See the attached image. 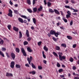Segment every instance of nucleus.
Returning <instances> with one entry per match:
<instances>
[{
	"label": "nucleus",
	"instance_id": "f257e3e1",
	"mask_svg": "<svg viewBox=\"0 0 79 79\" xmlns=\"http://www.w3.org/2000/svg\"><path fill=\"white\" fill-rule=\"evenodd\" d=\"M26 34L27 37H28L27 39V41L30 42V41H31V40H32V38L29 37V36H30L29 35V31H28L27 30H26Z\"/></svg>",
	"mask_w": 79,
	"mask_h": 79
},
{
	"label": "nucleus",
	"instance_id": "f03ea898",
	"mask_svg": "<svg viewBox=\"0 0 79 79\" xmlns=\"http://www.w3.org/2000/svg\"><path fill=\"white\" fill-rule=\"evenodd\" d=\"M9 13L8 14V16L10 17H13V11L11 9L9 10Z\"/></svg>",
	"mask_w": 79,
	"mask_h": 79
},
{
	"label": "nucleus",
	"instance_id": "7ed1b4c3",
	"mask_svg": "<svg viewBox=\"0 0 79 79\" xmlns=\"http://www.w3.org/2000/svg\"><path fill=\"white\" fill-rule=\"evenodd\" d=\"M21 17L24 18V19H27L28 22H30V21H31V18L29 17L27 18V16L25 15H22Z\"/></svg>",
	"mask_w": 79,
	"mask_h": 79
},
{
	"label": "nucleus",
	"instance_id": "20e7f679",
	"mask_svg": "<svg viewBox=\"0 0 79 79\" xmlns=\"http://www.w3.org/2000/svg\"><path fill=\"white\" fill-rule=\"evenodd\" d=\"M21 51L22 53H23V56H27V54H26V52H25V50H24V48H22Z\"/></svg>",
	"mask_w": 79,
	"mask_h": 79
},
{
	"label": "nucleus",
	"instance_id": "39448f33",
	"mask_svg": "<svg viewBox=\"0 0 79 79\" xmlns=\"http://www.w3.org/2000/svg\"><path fill=\"white\" fill-rule=\"evenodd\" d=\"M32 60V57L31 56H30V58L29 57L27 58V60L28 62V63L30 65H31V60Z\"/></svg>",
	"mask_w": 79,
	"mask_h": 79
},
{
	"label": "nucleus",
	"instance_id": "423d86ee",
	"mask_svg": "<svg viewBox=\"0 0 79 79\" xmlns=\"http://www.w3.org/2000/svg\"><path fill=\"white\" fill-rule=\"evenodd\" d=\"M59 58L60 61H63V60H65L66 59V56H61V57H59Z\"/></svg>",
	"mask_w": 79,
	"mask_h": 79
},
{
	"label": "nucleus",
	"instance_id": "0eeeda50",
	"mask_svg": "<svg viewBox=\"0 0 79 79\" xmlns=\"http://www.w3.org/2000/svg\"><path fill=\"white\" fill-rule=\"evenodd\" d=\"M10 67L11 68H13L15 66V62L13 61L10 63Z\"/></svg>",
	"mask_w": 79,
	"mask_h": 79
},
{
	"label": "nucleus",
	"instance_id": "6e6552de",
	"mask_svg": "<svg viewBox=\"0 0 79 79\" xmlns=\"http://www.w3.org/2000/svg\"><path fill=\"white\" fill-rule=\"evenodd\" d=\"M18 20L19 22H20V23H24V20L21 18H18Z\"/></svg>",
	"mask_w": 79,
	"mask_h": 79
},
{
	"label": "nucleus",
	"instance_id": "1a4fd4ad",
	"mask_svg": "<svg viewBox=\"0 0 79 79\" xmlns=\"http://www.w3.org/2000/svg\"><path fill=\"white\" fill-rule=\"evenodd\" d=\"M11 55L12 59L14 60L15 57V54L14 53L12 52L11 54Z\"/></svg>",
	"mask_w": 79,
	"mask_h": 79
},
{
	"label": "nucleus",
	"instance_id": "9d476101",
	"mask_svg": "<svg viewBox=\"0 0 79 79\" xmlns=\"http://www.w3.org/2000/svg\"><path fill=\"white\" fill-rule=\"evenodd\" d=\"M6 76L7 77H12L13 76V74L12 73H7Z\"/></svg>",
	"mask_w": 79,
	"mask_h": 79
},
{
	"label": "nucleus",
	"instance_id": "9b49d317",
	"mask_svg": "<svg viewBox=\"0 0 79 79\" xmlns=\"http://www.w3.org/2000/svg\"><path fill=\"white\" fill-rule=\"evenodd\" d=\"M54 11L55 13L56 14H57V15H60V12H59V11H58V10L54 9Z\"/></svg>",
	"mask_w": 79,
	"mask_h": 79
},
{
	"label": "nucleus",
	"instance_id": "f8f14e48",
	"mask_svg": "<svg viewBox=\"0 0 79 79\" xmlns=\"http://www.w3.org/2000/svg\"><path fill=\"white\" fill-rule=\"evenodd\" d=\"M27 50L29 52H30V53H31L32 52V50L30 48V47H28L27 48Z\"/></svg>",
	"mask_w": 79,
	"mask_h": 79
},
{
	"label": "nucleus",
	"instance_id": "ddd939ff",
	"mask_svg": "<svg viewBox=\"0 0 79 79\" xmlns=\"http://www.w3.org/2000/svg\"><path fill=\"white\" fill-rule=\"evenodd\" d=\"M22 37H23V34H22L21 32L19 31V38L21 39Z\"/></svg>",
	"mask_w": 79,
	"mask_h": 79
},
{
	"label": "nucleus",
	"instance_id": "4468645a",
	"mask_svg": "<svg viewBox=\"0 0 79 79\" xmlns=\"http://www.w3.org/2000/svg\"><path fill=\"white\" fill-rule=\"evenodd\" d=\"M15 52L16 53H19L20 50L19 48H15Z\"/></svg>",
	"mask_w": 79,
	"mask_h": 79
},
{
	"label": "nucleus",
	"instance_id": "2eb2a0df",
	"mask_svg": "<svg viewBox=\"0 0 79 79\" xmlns=\"http://www.w3.org/2000/svg\"><path fill=\"white\" fill-rule=\"evenodd\" d=\"M27 4L29 5H31V0H27Z\"/></svg>",
	"mask_w": 79,
	"mask_h": 79
},
{
	"label": "nucleus",
	"instance_id": "dca6fc26",
	"mask_svg": "<svg viewBox=\"0 0 79 79\" xmlns=\"http://www.w3.org/2000/svg\"><path fill=\"white\" fill-rule=\"evenodd\" d=\"M13 29L14 31H19V30L18 28H17L15 27H14Z\"/></svg>",
	"mask_w": 79,
	"mask_h": 79
},
{
	"label": "nucleus",
	"instance_id": "f3484780",
	"mask_svg": "<svg viewBox=\"0 0 79 79\" xmlns=\"http://www.w3.org/2000/svg\"><path fill=\"white\" fill-rule=\"evenodd\" d=\"M55 31H53V30H51L50 32V33L51 35H54L55 34Z\"/></svg>",
	"mask_w": 79,
	"mask_h": 79
},
{
	"label": "nucleus",
	"instance_id": "a211bd4d",
	"mask_svg": "<svg viewBox=\"0 0 79 79\" xmlns=\"http://www.w3.org/2000/svg\"><path fill=\"white\" fill-rule=\"evenodd\" d=\"M33 10V13H35V12H37V7L34 8Z\"/></svg>",
	"mask_w": 79,
	"mask_h": 79
},
{
	"label": "nucleus",
	"instance_id": "6ab92c4d",
	"mask_svg": "<svg viewBox=\"0 0 79 79\" xmlns=\"http://www.w3.org/2000/svg\"><path fill=\"white\" fill-rule=\"evenodd\" d=\"M42 54H43V56L44 58L45 59L46 58V56L45 55V52L43 51H42Z\"/></svg>",
	"mask_w": 79,
	"mask_h": 79
},
{
	"label": "nucleus",
	"instance_id": "aec40b11",
	"mask_svg": "<svg viewBox=\"0 0 79 79\" xmlns=\"http://www.w3.org/2000/svg\"><path fill=\"white\" fill-rule=\"evenodd\" d=\"M29 74H31L33 75H35V71H33L29 73Z\"/></svg>",
	"mask_w": 79,
	"mask_h": 79
},
{
	"label": "nucleus",
	"instance_id": "412c9836",
	"mask_svg": "<svg viewBox=\"0 0 79 79\" xmlns=\"http://www.w3.org/2000/svg\"><path fill=\"white\" fill-rule=\"evenodd\" d=\"M64 7H65L66 8H68L69 9H70V10H71L72 9V7H71L69 6H64Z\"/></svg>",
	"mask_w": 79,
	"mask_h": 79
},
{
	"label": "nucleus",
	"instance_id": "4be33fe9",
	"mask_svg": "<svg viewBox=\"0 0 79 79\" xmlns=\"http://www.w3.org/2000/svg\"><path fill=\"white\" fill-rule=\"evenodd\" d=\"M56 50H60V47L58 46H56L55 47Z\"/></svg>",
	"mask_w": 79,
	"mask_h": 79
},
{
	"label": "nucleus",
	"instance_id": "5701e85b",
	"mask_svg": "<svg viewBox=\"0 0 79 79\" xmlns=\"http://www.w3.org/2000/svg\"><path fill=\"white\" fill-rule=\"evenodd\" d=\"M0 55H1L2 56V57H4L5 55H4V54L3 53V52H2V51H0Z\"/></svg>",
	"mask_w": 79,
	"mask_h": 79
},
{
	"label": "nucleus",
	"instance_id": "b1692460",
	"mask_svg": "<svg viewBox=\"0 0 79 79\" xmlns=\"http://www.w3.org/2000/svg\"><path fill=\"white\" fill-rule=\"evenodd\" d=\"M42 9H43V7H42V6H40V8L38 9V10L39 11H41V10H42Z\"/></svg>",
	"mask_w": 79,
	"mask_h": 79
},
{
	"label": "nucleus",
	"instance_id": "393cba45",
	"mask_svg": "<svg viewBox=\"0 0 79 79\" xmlns=\"http://www.w3.org/2000/svg\"><path fill=\"white\" fill-rule=\"evenodd\" d=\"M67 37L69 40H72V39L73 38V37H71V36H69V35H67Z\"/></svg>",
	"mask_w": 79,
	"mask_h": 79
},
{
	"label": "nucleus",
	"instance_id": "a878e982",
	"mask_svg": "<svg viewBox=\"0 0 79 79\" xmlns=\"http://www.w3.org/2000/svg\"><path fill=\"white\" fill-rule=\"evenodd\" d=\"M54 35L56 37H58V35H59V33H58L57 32H55L54 33Z\"/></svg>",
	"mask_w": 79,
	"mask_h": 79
},
{
	"label": "nucleus",
	"instance_id": "bb28decb",
	"mask_svg": "<svg viewBox=\"0 0 79 79\" xmlns=\"http://www.w3.org/2000/svg\"><path fill=\"white\" fill-rule=\"evenodd\" d=\"M63 55V53H62V52H59V58H60V57H61L62 56V55Z\"/></svg>",
	"mask_w": 79,
	"mask_h": 79
},
{
	"label": "nucleus",
	"instance_id": "cd10ccee",
	"mask_svg": "<svg viewBox=\"0 0 79 79\" xmlns=\"http://www.w3.org/2000/svg\"><path fill=\"white\" fill-rule=\"evenodd\" d=\"M49 11L50 13H54V11L52 9L50 8L49 9Z\"/></svg>",
	"mask_w": 79,
	"mask_h": 79
},
{
	"label": "nucleus",
	"instance_id": "c85d7f7f",
	"mask_svg": "<svg viewBox=\"0 0 79 79\" xmlns=\"http://www.w3.org/2000/svg\"><path fill=\"white\" fill-rule=\"evenodd\" d=\"M31 66L33 68H34V69H36V67H35V66L34 65V64L33 63H31Z\"/></svg>",
	"mask_w": 79,
	"mask_h": 79
},
{
	"label": "nucleus",
	"instance_id": "c756f323",
	"mask_svg": "<svg viewBox=\"0 0 79 79\" xmlns=\"http://www.w3.org/2000/svg\"><path fill=\"white\" fill-rule=\"evenodd\" d=\"M44 50H45L46 52H47L48 50V48H47V47L44 46Z\"/></svg>",
	"mask_w": 79,
	"mask_h": 79
},
{
	"label": "nucleus",
	"instance_id": "7c9ffc66",
	"mask_svg": "<svg viewBox=\"0 0 79 79\" xmlns=\"http://www.w3.org/2000/svg\"><path fill=\"white\" fill-rule=\"evenodd\" d=\"M48 4V7H50L51 5H52V3L51 2H47Z\"/></svg>",
	"mask_w": 79,
	"mask_h": 79
},
{
	"label": "nucleus",
	"instance_id": "2f4dec72",
	"mask_svg": "<svg viewBox=\"0 0 79 79\" xmlns=\"http://www.w3.org/2000/svg\"><path fill=\"white\" fill-rule=\"evenodd\" d=\"M33 21L35 24H36V20L35 19V18H34L33 19Z\"/></svg>",
	"mask_w": 79,
	"mask_h": 79
},
{
	"label": "nucleus",
	"instance_id": "473e14b6",
	"mask_svg": "<svg viewBox=\"0 0 79 79\" xmlns=\"http://www.w3.org/2000/svg\"><path fill=\"white\" fill-rule=\"evenodd\" d=\"M27 11H28L29 13H32V10L30 9H27Z\"/></svg>",
	"mask_w": 79,
	"mask_h": 79
},
{
	"label": "nucleus",
	"instance_id": "72a5a7b5",
	"mask_svg": "<svg viewBox=\"0 0 79 79\" xmlns=\"http://www.w3.org/2000/svg\"><path fill=\"white\" fill-rule=\"evenodd\" d=\"M53 54L54 56H56L57 57H58V54H57V53H56L55 52H53Z\"/></svg>",
	"mask_w": 79,
	"mask_h": 79
},
{
	"label": "nucleus",
	"instance_id": "f704fd0d",
	"mask_svg": "<svg viewBox=\"0 0 79 79\" xmlns=\"http://www.w3.org/2000/svg\"><path fill=\"white\" fill-rule=\"evenodd\" d=\"M15 67L16 68H20L21 67V65L19 64H17L16 65Z\"/></svg>",
	"mask_w": 79,
	"mask_h": 79
},
{
	"label": "nucleus",
	"instance_id": "c9c22d12",
	"mask_svg": "<svg viewBox=\"0 0 79 79\" xmlns=\"http://www.w3.org/2000/svg\"><path fill=\"white\" fill-rule=\"evenodd\" d=\"M28 44V42L27 41H25L23 42V44L24 45H27Z\"/></svg>",
	"mask_w": 79,
	"mask_h": 79
},
{
	"label": "nucleus",
	"instance_id": "e433bc0d",
	"mask_svg": "<svg viewBox=\"0 0 79 79\" xmlns=\"http://www.w3.org/2000/svg\"><path fill=\"white\" fill-rule=\"evenodd\" d=\"M61 46L62 47H64L65 48H66V45L64 44H62L61 45Z\"/></svg>",
	"mask_w": 79,
	"mask_h": 79
},
{
	"label": "nucleus",
	"instance_id": "4c0bfd02",
	"mask_svg": "<svg viewBox=\"0 0 79 79\" xmlns=\"http://www.w3.org/2000/svg\"><path fill=\"white\" fill-rule=\"evenodd\" d=\"M7 27L9 30H10L11 28V25H9L7 26Z\"/></svg>",
	"mask_w": 79,
	"mask_h": 79
},
{
	"label": "nucleus",
	"instance_id": "58836bf2",
	"mask_svg": "<svg viewBox=\"0 0 79 79\" xmlns=\"http://www.w3.org/2000/svg\"><path fill=\"white\" fill-rule=\"evenodd\" d=\"M73 10V12H75V13H76L78 11V10L74 9H73V8H72L71 10Z\"/></svg>",
	"mask_w": 79,
	"mask_h": 79
},
{
	"label": "nucleus",
	"instance_id": "ea45409f",
	"mask_svg": "<svg viewBox=\"0 0 79 79\" xmlns=\"http://www.w3.org/2000/svg\"><path fill=\"white\" fill-rule=\"evenodd\" d=\"M66 18L67 19H68V18H71V15H66Z\"/></svg>",
	"mask_w": 79,
	"mask_h": 79
},
{
	"label": "nucleus",
	"instance_id": "a19ab883",
	"mask_svg": "<svg viewBox=\"0 0 79 79\" xmlns=\"http://www.w3.org/2000/svg\"><path fill=\"white\" fill-rule=\"evenodd\" d=\"M1 40L0 41V44H1V45H2V44H3V42H4V41L2 40V39L1 40Z\"/></svg>",
	"mask_w": 79,
	"mask_h": 79
},
{
	"label": "nucleus",
	"instance_id": "79ce46f5",
	"mask_svg": "<svg viewBox=\"0 0 79 79\" xmlns=\"http://www.w3.org/2000/svg\"><path fill=\"white\" fill-rule=\"evenodd\" d=\"M14 12L15 14H18L19 13V12H18V10H14Z\"/></svg>",
	"mask_w": 79,
	"mask_h": 79
},
{
	"label": "nucleus",
	"instance_id": "37998d69",
	"mask_svg": "<svg viewBox=\"0 0 79 79\" xmlns=\"http://www.w3.org/2000/svg\"><path fill=\"white\" fill-rule=\"evenodd\" d=\"M69 61L71 62H73V61H74V59L72 57H71L69 59Z\"/></svg>",
	"mask_w": 79,
	"mask_h": 79
},
{
	"label": "nucleus",
	"instance_id": "c03bdc74",
	"mask_svg": "<svg viewBox=\"0 0 79 79\" xmlns=\"http://www.w3.org/2000/svg\"><path fill=\"white\" fill-rule=\"evenodd\" d=\"M52 39L55 42H56L57 41V40L56 39V38H55L54 37H53L52 38Z\"/></svg>",
	"mask_w": 79,
	"mask_h": 79
},
{
	"label": "nucleus",
	"instance_id": "a18cd8bd",
	"mask_svg": "<svg viewBox=\"0 0 79 79\" xmlns=\"http://www.w3.org/2000/svg\"><path fill=\"white\" fill-rule=\"evenodd\" d=\"M73 24V20H71L70 21V26H72Z\"/></svg>",
	"mask_w": 79,
	"mask_h": 79
},
{
	"label": "nucleus",
	"instance_id": "49530a36",
	"mask_svg": "<svg viewBox=\"0 0 79 79\" xmlns=\"http://www.w3.org/2000/svg\"><path fill=\"white\" fill-rule=\"evenodd\" d=\"M38 68L39 69H42V67L40 66H38Z\"/></svg>",
	"mask_w": 79,
	"mask_h": 79
},
{
	"label": "nucleus",
	"instance_id": "de8ad7c7",
	"mask_svg": "<svg viewBox=\"0 0 79 79\" xmlns=\"http://www.w3.org/2000/svg\"><path fill=\"white\" fill-rule=\"evenodd\" d=\"M57 66L58 67H60V63H59L57 62Z\"/></svg>",
	"mask_w": 79,
	"mask_h": 79
},
{
	"label": "nucleus",
	"instance_id": "09e8293b",
	"mask_svg": "<svg viewBox=\"0 0 79 79\" xmlns=\"http://www.w3.org/2000/svg\"><path fill=\"white\" fill-rule=\"evenodd\" d=\"M67 13L68 14V15H71V12H70V11H68L67 12Z\"/></svg>",
	"mask_w": 79,
	"mask_h": 79
},
{
	"label": "nucleus",
	"instance_id": "8fccbe9b",
	"mask_svg": "<svg viewBox=\"0 0 79 79\" xmlns=\"http://www.w3.org/2000/svg\"><path fill=\"white\" fill-rule=\"evenodd\" d=\"M63 20H64V22H65V23H67L68 22V20L65 19H63Z\"/></svg>",
	"mask_w": 79,
	"mask_h": 79
},
{
	"label": "nucleus",
	"instance_id": "3c124183",
	"mask_svg": "<svg viewBox=\"0 0 79 79\" xmlns=\"http://www.w3.org/2000/svg\"><path fill=\"white\" fill-rule=\"evenodd\" d=\"M42 44L41 41H40L38 43V45L39 46H40V45H41V44Z\"/></svg>",
	"mask_w": 79,
	"mask_h": 79
},
{
	"label": "nucleus",
	"instance_id": "603ef678",
	"mask_svg": "<svg viewBox=\"0 0 79 79\" xmlns=\"http://www.w3.org/2000/svg\"><path fill=\"white\" fill-rule=\"evenodd\" d=\"M71 2L72 3H75V1H74V0H71Z\"/></svg>",
	"mask_w": 79,
	"mask_h": 79
},
{
	"label": "nucleus",
	"instance_id": "864d4df0",
	"mask_svg": "<svg viewBox=\"0 0 79 79\" xmlns=\"http://www.w3.org/2000/svg\"><path fill=\"white\" fill-rule=\"evenodd\" d=\"M35 0H33V5H35Z\"/></svg>",
	"mask_w": 79,
	"mask_h": 79
},
{
	"label": "nucleus",
	"instance_id": "5fc2aeb1",
	"mask_svg": "<svg viewBox=\"0 0 79 79\" xmlns=\"http://www.w3.org/2000/svg\"><path fill=\"white\" fill-rule=\"evenodd\" d=\"M6 54L7 58H10V56H9L8 53L6 52Z\"/></svg>",
	"mask_w": 79,
	"mask_h": 79
},
{
	"label": "nucleus",
	"instance_id": "6e6d98bb",
	"mask_svg": "<svg viewBox=\"0 0 79 79\" xmlns=\"http://www.w3.org/2000/svg\"><path fill=\"white\" fill-rule=\"evenodd\" d=\"M73 48H76V44H75L73 45Z\"/></svg>",
	"mask_w": 79,
	"mask_h": 79
},
{
	"label": "nucleus",
	"instance_id": "4d7b16f0",
	"mask_svg": "<svg viewBox=\"0 0 79 79\" xmlns=\"http://www.w3.org/2000/svg\"><path fill=\"white\" fill-rule=\"evenodd\" d=\"M2 51H6V48H2Z\"/></svg>",
	"mask_w": 79,
	"mask_h": 79
},
{
	"label": "nucleus",
	"instance_id": "13d9d810",
	"mask_svg": "<svg viewBox=\"0 0 79 79\" xmlns=\"http://www.w3.org/2000/svg\"><path fill=\"white\" fill-rule=\"evenodd\" d=\"M43 63L44 64H47V61L46 60H43Z\"/></svg>",
	"mask_w": 79,
	"mask_h": 79
},
{
	"label": "nucleus",
	"instance_id": "bf43d9fd",
	"mask_svg": "<svg viewBox=\"0 0 79 79\" xmlns=\"http://www.w3.org/2000/svg\"><path fill=\"white\" fill-rule=\"evenodd\" d=\"M25 66H27V67H29V65L28 64H25Z\"/></svg>",
	"mask_w": 79,
	"mask_h": 79
},
{
	"label": "nucleus",
	"instance_id": "052dcab7",
	"mask_svg": "<svg viewBox=\"0 0 79 79\" xmlns=\"http://www.w3.org/2000/svg\"><path fill=\"white\" fill-rule=\"evenodd\" d=\"M63 69H59V73H61V72H63Z\"/></svg>",
	"mask_w": 79,
	"mask_h": 79
},
{
	"label": "nucleus",
	"instance_id": "680f3d73",
	"mask_svg": "<svg viewBox=\"0 0 79 79\" xmlns=\"http://www.w3.org/2000/svg\"><path fill=\"white\" fill-rule=\"evenodd\" d=\"M44 3L45 5H47V2H46V0H44Z\"/></svg>",
	"mask_w": 79,
	"mask_h": 79
},
{
	"label": "nucleus",
	"instance_id": "e2e57ef3",
	"mask_svg": "<svg viewBox=\"0 0 79 79\" xmlns=\"http://www.w3.org/2000/svg\"><path fill=\"white\" fill-rule=\"evenodd\" d=\"M9 3L11 5H13V3L11 0L9 2Z\"/></svg>",
	"mask_w": 79,
	"mask_h": 79
},
{
	"label": "nucleus",
	"instance_id": "0e129e2a",
	"mask_svg": "<svg viewBox=\"0 0 79 79\" xmlns=\"http://www.w3.org/2000/svg\"><path fill=\"white\" fill-rule=\"evenodd\" d=\"M73 69H76V67L75 66H73Z\"/></svg>",
	"mask_w": 79,
	"mask_h": 79
},
{
	"label": "nucleus",
	"instance_id": "69168bd1",
	"mask_svg": "<svg viewBox=\"0 0 79 79\" xmlns=\"http://www.w3.org/2000/svg\"><path fill=\"white\" fill-rule=\"evenodd\" d=\"M31 29H32V30H34V29H35L34 27L33 26H32L31 27Z\"/></svg>",
	"mask_w": 79,
	"mask_h": 79
},
{
	"label": "nucleus",
	"instance_id": "338daca9",
	"mask_svg": "<svg viewBox=\"0 0 79 79\" xmlns=\"http://www.w3.org/2000/svg\"><path fill=\"white\" fill-rule=\"evenodd\" d=\"M48 37H50V36L51 35V34H50V33H48Z\"/></svg>",
	"mask_w": 79,
	"mask_h": 79
},
{
	"label": "nucleus",
	"instance_id": "774afa93",
	"mask_svg": "<svg viewBox=\"0 0 79 79\" xmlns=\"http://www.w3.org/2000/svg\"><path fill=\"white\" fill-rule=\"evenodd\" d=\"M74 79H79V77H75L74 78Z\"/></svg>",
	"mask_w": 79,
	"mask_h": 79
}]
</instances>
